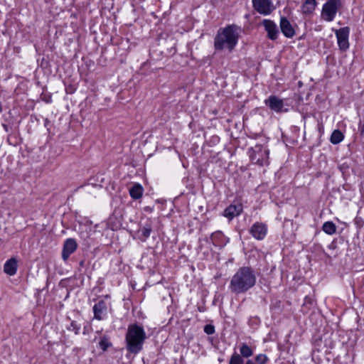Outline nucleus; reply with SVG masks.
Wrapping results in <instances>:
<instances>
[{
	"label": "nucleus",
	"instance_id": "nucleus-1",
	"mask_svg": "<svg viewBox=\"0 0 364 364\" xmlns=\"http://www.w3.org/2000/svg\"><path fill=\"white\" fill-rule=\"evenodd\" d=\"M256 276L254 271L248 267H240L232 277L229 289L236 294L247 291L255 286Z\"/></svg>",
	"mask_w": 364,
	"mask_h": 364
},
{
	"label": "nucleus",
	"instance_id": "nucleus-2",
	"mask_svg": "<svg viewBox=\"0 0 364 364\" xmlns=\"http://www.w3.org/2000/svg\"><path fill=\"white\" fill-rule=\"evenodd\" d=\"M240 33V28L235 25L219 29L214 39L215 49L232 51L237 43Z\"/></svg>",
	"mask_w": 364,
	"mask_h": 364
},
{
	"label": "nucleus",
	"instance_id": "nucleus-3",
	"mask_svg": "<svg viewBox=\"0 0 364 364\" xmlns=\"http://www.w3.org/2000/svg\"><path fill=\"white\" fill-rule=\"evenodd\" d=\"M145 338L146 333L141 327L130 326L126 336L127 350L132 353H137L141 350Z\"/></svg>",
	"mask_w": 364,
	"mask_h": 364
},
{
	"label": "nucleus",
	"instance_id": "nucleus-4",
	"mask_svg": "<svg viewBox=\"0 0 364 364\" xmlns=\"http://www.w3.org/2000/svg\"><path fill=\"white\" fill-rule=\"evenodd\" d=\"M249 156L253 164L259 166L269 164V149L264 145L256 144L248 151Z\"/></svg>",
	"mask_w": 364,
	"mask_h": 364
},
{
	"label": "nucleus",
	"instance_id": "nucleus-5",
	"mask_svg": "<svg viewBox=\"0 0 364 364\" xmlns=\"http://www.w3.org/2000/svg\"><path fill=\"white\" fill-rule=\"evenodd\" d=\"M341 6V0H328L322 7L321 17L323 20L333 21Z\"/></svg>",
	"mask_w": 364,
	"mask_h": 364
},
{
	"label": "nucleus",
	"instance_id": "nucleus-6",
	"mask_svg": "<svg viewBox=\"0 0 364 364\" xmlns=\"http://www.w3.org/2000/svg\"><path fill=\"white\" fill-rule=\"evenodd\" d=\"M255 11L262 15H269L274 9L272 0H252Z\"/></svg>",
	"mask_w": 364,
	"mask_h": 364
},
{
	"label": "nucleus",
	"instance_id": "nucleus-7",
	"mask_svg": "<svg viewBox=\"0 0 364 364\" xmlns=\"http://www.w3.org/2000/svg\"><path fill=\"white\" fill-rule=\"evenodd\" d=\"M349 33L350 29L348 27H343L336 31L338 45L341 50H346L349 48Z\"/></svg>",
	"mask_w": 364,
	"mask_h": 364
},
{
	"label": "nucleus",
	"instance_id": "nucleus-8",
	"mask_svg": "<svg viewBox=\"0 0 364 364\" xmlns=\"http://www.w3.org/2000/svg\"><path fill=\"white\" fill-rule=\"evenodd\" d=\"M250 232L256 240H262L265 237L267 233V228L262 223H255L251 227Z\"/></svg>",
	"mask_w": 364,
	"mask_h": 364
},
{
	"label": "nucleus",
	"instance_id": "nucleus-9",
	"mask_svg": "<svg viewBox=\"0 0 364 364\" xmlns=\"http://www.w3.org/2000/svg\"><path fill=\"white\" fill-rule=\"evenodd\" d=\"M77 249V242L74 239L69 238L65 240L62 252V257L66 261L69 256Z\"/></svg>",
	"mask_w": 364,
	"mask_h": 364
},
{
	"label": "nucleus",
	"instance_id": "nucleus-10",
	"mask_svg": "<svg viewBox=\"0 0 364 364\" xmlns=\"http://www.w3.org/2000/svg\"><path fill=\"white\" fill-rule=\"evenodd\" d=\"M262 23L265 28L266 31L267 32L268 37L271 40L277 39L279 34V31L275 23L271 20L265 19L263 21Z\"/></svg>",
	"mask_w": 364,
	"mask_h": 364
},
{
	"label": "nucleus",
	"instance_id": "nucleus-11",
	"mask_svg": "<svg viewBox=\"0 0 364 364\" xmlns=\"http://www.w3.org/2000/svg\"><path fill=\"white\" fill-rule=\"evenodd\" d=\"M242 205L240 203L229 205L224 210V216L232 220L233 218L239 215L242 211Z\"/></svg>",
	"mask_w": 364,
	"mask_h": 364
},
{
	"label": "nucleus",
	"instance_id": "nucleus-12",
	"mask_svg": "<svg viewBox=\"0 0 364 364\" xmlns=\"http://www.w3.org/2000/svg\"><path fill=\"white\" fill-rule=\"evenodd\" d=\"M265 104L274 112H279L282 111L284 107L283 100L276 96H270L265 100Z\"/></svg>",
	"mask_w": 364,
	"mask_h": 364
},
{
	"label": "nucleus",
	"instance_id": "nucleus-13",
	"mask_svg": "<svg viewBox=\"0 0 364 364\" xmlns=\"http://www.w3.org/2000/svg\"><path fill=\"white\" fill-rule=\"evenodd\" d=\"M280 28L282 33L287 38H291L294 36V30L289 21L284 17L280 20Z\"/></svg>",
	"mask_w": 364,
	"mask_h": 364
},
{
	"label": "nucleus",
	"instance_id": "nucleus-14",
	"mask_svg": "<svg viewBox=\"0 0 364 364\" xmlns=\"http://www.w3.org/2000/svg\"><path fill=\"white\" fill-rule=\"evenodd\" d=\"M17 260L15 258H11L6 262L4 267V271L6 274L13 276L16 273Z\"/></svg>",
	"mask_w": 364,
	"mask_h": 364
},
{
	"label": "nucleus",
	"instance_id": "nucleus-15",
	"mask_svg": "<svg viewBox=\"0 0 364 364\" xmlns=\"http://www.w3.org/2000/svg\"><path fill=\"white\" fill-rule=\"evenodd\" d=\"M95 318L101 320L106 311V306L104 301H100L97 303L93 307Z\"/></svg>",
	"mask_w": 364,
	"mask_h": 364
},
{
	"label": "nucleus",
	"instance_id": "nucleus-16",
	"mask_svg": "<svg viewBox=\"0 0 364 364\" xmlns=\"http://www.w3.org/2000/svg\"><path fill=\"white\" fill-rule=\"evenodd\" d=\"M317 5L316 0H306L301 6V11L304 14H311Z\"/></svg>",
	"mask_w": 364,
	"mask_h": 364
},
{
	"label": "nucleus",
	"instance_id": "nucleus-17",
	"mask_svg": "<svg viewBox=\"0 0 364 364\" xmlns=\"http://www.w3.org/2000/svg\"><path fill=\"white\" fill-rule=\"evenodd\" d=\"M143 191V187L140 184L136 183L129 189V193L132 198L139 199L142 196Z\"/></svg>",
	"mask_w": 364,
	"mask_h": 364
},
{
	"label": "nucleus",
	"instance_id": "nucleus-18",
	"mask_svg": "<svg viewBox=\"0 0 364 364\" xmlns=\"http://www.w3.org/2000/svg\"><path fill=\"white\" fill-rule=\"evenodd\" d=\"M344 136L339 130H334L331 136V142L333 144H338L343 141Z\"/></svg>",
	"mask_w": 364,
	"mask_h": 364
},
{
	"label": "nucleus",
	"instance_id": "nucleus-19",
	"mask_svg": "<svg viewBox=\"0 0 364 364\" xmlns=\"http://www.w3.org/2000/svg\"><path fill=\"white\" fill-rule=\"evenodd\" d=\"M323 230L328 235H333L336 232V227L333 222H326L322 227Z\"/></svg>",
	"mask_w": 364,
	"mask_h": 364
},
{
	"label": "nucleus",
	"instance_id": "nucleus-20",
	"mask_svg": "<svg viewBox=\"0 0 364 364\" xmlns=\"http://www.w3.org/2000/svg\"><path fill=\"white\" fill-rule=\"evenodd\" d=\"M240 354L244 358H249L253 355V351L246 343H242L240 346Z\"/></svg>",
	"mask_w": 364,
	"mask_h": 364
},
{
	"label": "nucleus",
	"instance_id": "nucleus-21",
	"mask_svg": "<svg viewBox=\"0 0 364 364\" xmlns=\"http://www.w3.org/2000/svg\"><path fill=\"white\" fill-rule=\"evenodd\" d=\"M229 364H244V360L240 355L234 353L230 358Z\"/></svg>",
	"mask_w": 364,
	"mask_h": 364
},
{
	"label": "nucleus",
	"instance_id": "nucleus-22",
	"mask_svg": "<svg viewBox=\"0 0 364 364\" xmlns=\"http://www.w3.org/2000/svg\"><path fill=\"white\" fill-rule=\"evenodd\" d=\"M255 360L259 364H265L267 360V358L264 354H259L256 356Z\"/></svg>",
	"mask_w": 364,
	"mask_h": 364
},
{
	"label": "nucleus",
	"instance_id": "nucleus-23",
	"mask_svg": "<svg viewBox=\"0 0 364 364\" xmlns=\"http://www.w3.org/2000/svg\"><path fill=\"white\" fill-rule=\"evenodd\" d=\"M141 235H142L144 237H149V235H150V234H151V228H149V227H144V228L141 230Z\"/></svg>",
	"mask_w": 364,
	"mask_h": 364
},
{
	"label": "nucleus",
	"instance_id": "nucleus-24",
	"mask_svg": "<svg viewBox=\"0 0 364 364\" xmlns=\"http://www.w3.org/2000/svg\"><path fill=\"white\" fill-rule=\"evenodd\" d=\"M100 347L103 350H105L109 346H111V343H109L106 339H102L100 342Z\"/></svg>",
	"mask_w": 364,
	"mask_h": 364
},
{
	"label": "nucleus",
	"instance_id": "nucleus-25",
	"mask_svg": "<svg viewBox=\"0 0 364 364\" xmlns=\"http://www.w3.org/2000/svg\"><path fill=\"white\" fill-rule=\"evenodd\" d=\"M205 332L207 334L211 335L215 332L214 327L211 325H206L204 328Z\"/></svg>",
	"mask_w": 364,
	"mask_h": 364
},
{
	"label": "nucleus",
	"instance_id": "nucleus-26",
	"mask_svg": "<svg viewBox=\"0 0 364 364\" xmlns=\"http://www.w3.org/2000/svg\"><path fill=\"white\" fill-rule=\"evenodd\" d=\"M359 129H360V135L362 136V137L364 138V122L363 123H360V124L359 126Z\"/></svg>",
	"mask_w": 364,
	"mask_h": 364
},
{
	"label": "nucleus",
	"instance_id": "nucleus-27",
	"mask_svg": "<svg viewBox=\"0 0 364 364\" xmlns=\"http://www.w3.org/2000/svg\"><path fill=\"white\" fill-rule=\"evenodd\" d=\"M245 364H255V363L251 360H248Z\"/></svg>",
	"mask_w": 364,
	"mask_h": 364
}]
</instances>
